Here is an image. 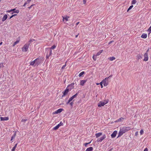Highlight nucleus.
Returning <instances> with one entry per match:
<instances>
[{
	"label": "nucleus",
	"instance_id": "nucleus-1",
	"mask_svg": "<svg viewBox=\"0 0 151 151\" xmlns=\"http://www.w3.org/2000/svg\"><path fill=\"white\" fill-rule=\"evenodd\" d=\"M130 129L129 127H124L122 129H120L118 137H120L123 135L125 132L129 131Z\"/></svg>",
	"mask_w": 151,
	"mask_h": 151
},
{
	"label": "nucleus",
	"instance_id": "nucleus-2",
	"mask_svg": "<svg viewBox=\"0 0 151 151\" xmlns=\"http://www.w3.org/2000/svg\"><path fill=\"white\" fill-rule=\"evenodd\" d=\"M29 47V45L28 44H25L22 49L23 52H26L27 51Z\"/></svg>",
	"mask_w": 151,
	"mask_h": 151
},
{
	"label": "nucleus",
	"instance_id": "nucleus-3",
	"mask_svg": "<svg viewBox=\"0 0 151 151\" xmlns=\"http://www.w3.org/2000/svg\"><path fill=\"white\" fill-rule=\"evenodd\" d=\"M108 79L109 77H106L102 81V82H103V83L104 86H106L108 84Z\"/></svg>",
	"mask_w": 151,
	"mask_h": 151
},
{
	"label": "nucleus",
	"instance_id": "nucleus-4",
	"mask_svg": "<svg viewBox=\"0 0 151 151\" xmlns=\"http://www.w3.org/2000/svg\"><path fill=\"white\" fill-rule=\"evenodd\" d=\"M34 60L35 61V66H37L40 63V59L38 58L35 59Z\"/></svg>",
	"mask_w": 151,
	"mask_h": 151
},
{
	"label": "nucleus",
	"instance_id": "nucleus-5",
	"mask_svg": "<svg viewBox=\"0 0 151 151\" xmlns=\"http://www.w3.org/2000/svg\"><path fill=\"white\" fill-rule=\"evenodd\" d=\"M106 138V135L104 134L103 136L101 137V138H99L97 139V141L98 142H101L103 139Z\"/></svg>",
	"mask_w": 151,
	"mask_h": 151
},
{
	"label": "nucleus",
	"instance_id": "nucleus-6",
	"mask_svg": "<svg viewBox=\"0 0 151 151\" xmlns=\"http://www.w3.org/2000/svg\"><path fill=\"white\" fill-rule=\"evenodd\" d=\"M68 92L69 89L68 88L66 89L65 91L63 92V95H62V97H63L65 96V95L68 93Z\"/></svg>",
	"mask_w": 151,
	"mask_h": 151
},
{
	"label": "nucleus",
	"instance_id": "nucleus-7",
	"mask_svg": "<svg viewBox=\"0 0 151 151\" xmlns=\"http://www.w3.org/2000/svg\"><path fill=\"white\" fill-rule=\"evenodd\" d=\"M144 61H147L148 60V53L147 52H146L144 55Z\"/></svg>",
	"mask_w": 151,
	"mask_h": 151
},
{
	"label": "nucleus",
	"instance_id": "nucleus-8",
	"mask_svg": "<svg viewBox=\"0 0 151 151\" xmlns=\"http://www.w3.org/2000/svg\"><path fill=\"white\" fill-rule=\"evenodd\" d=\"M62 17H63V21H65V22L68 21V19L69 18V17L67 15L65 17L62 16Z\"/></svg>",
	"mask_w": 151,
	"mask_h": 151
},
{
	"label": "nucleus",
	"instance_id": "nucleus-9",
	"mask_svg": "<svg viewBox=\"0 0 151 151\" xmlns=\"http://www.w3.org/2000/svg\"><path fill=\"white\" fill-rule=\"evenodd\" d=\"M105 104L102 101H100L98 104V106L99 107H101V106H104L105 105Z\"/></svg>",
	"mask_w": 151,
	"mask_h": 151
},
{
	"label": "nucleus",
	"instance_id": "nucleus-10",
	"mask_svg": "<svg viewBox=\"0 0 151 151\" xmlns=\"http://www.w3.org/2000/svg\"><path fill=\"white\" fill-rule=\"evenodd\" d=\"M117 131H114L111 135V137L112 138L115 137L117 134Z\"/></svg>",
	"mask_w": 151,
	"mask_h": 151
},
{
	"label": "nucleus",
	"instance_id": "nucleus-11",
	"mask_svg": "<svg viewBox=\"0 0 151 151\" xmlns=\"http://www.w3.org/2000/svg\"><path fill=\"white\" fill-rule=\"evenodd\" d=\"M78 95V93H76L75 95L70 98L69 100L71 101L74 98H76Z\"/></svg>",
	"mask_w": 151,
	"mask_h": 151
},
{
	"label": "nucleus",
	"instance_id": "nucleus-12",
	"mask_svg": "<svg viewBox=\"0 0 151 151\" xmlns=\"http://www.w3.org/2000/svg\"><path fill=\"white\" fill-rule=\"evenodd\" d=\"M9 119L8 117H1L0 120L1 121H7Z\"/></svg>",
	"mask_w": 151,
	"mask_h": 151
},
{
	"label": "nucleus",
	"instance_id": "nucleus-13",
	"mask_svg": "<svg viewBox=\"0 0 151 151\" xmlns=\"http://www.w3.org/2000/svg\"><path fill=\"white\" fill-rule=\"evenodd\" d=\"M63 110V109H59L55 111V113L57 114L60 113Z\"/></svg>",
	"mask_w": 151,
	"mask_h": 151
},
{
	"label": "nucleus",
	"instance_id": "nucleus-14",
	"mask_svg": "<svg viewBox=\"0 0 151 151\" xmlns=\"http://www.w3.org/2000/svg\"><path fill=\"white\" fill-rule=\"evenodd\" d=\"M7 18V16L6 14H5L3 17L2 19V21L4 22L5 20H6V19Z\"/></svg>",
	"mask_w": 151,
	"mask_h": 151
},
{
	"label": "nucleus",
	"instance_id": "nucleus-15",
	"mask_svg": "<svg viewBox=\"0 0 151 151\" xmlns=\"http://www.w3.org/2000/svg\"><path fill=\"white\" fill-rule=\"evenodd\" d=\"M147 35L146 34L143 33L141 35V37L145 39L147 38Z\"/></svg>",
	"mask_w": 151,
	"mask_h": 151
},
{
	"label": "nucleus",
	"instance_id": "nucleus-16",
	"mask_svg": "<svg viewBox=\"0 0 151 151\" xmlns=\"http://www.w3.org/2000/svg\"><path fill=\"white\" fill-rule=\"evenodd\" d=\"M102 134V133L101 132H99L98 133H96L95 134V136H96V138H98L99 137H100Z\"/></svg>",
	"mask_w": 151,
	"mask_h": 151
},
{
	"label": "nucleus",
	"instance_id": "nucleus-17",
	"mask_svg": "<svg viewBox=\"0 0 151 151\" xmlns=\"http://www.w3.org/2000/svg\"><path fill=\"white\" fill-rule=\"evenodd\" d=\"M86 81L85 80H81L80 83V85L82 86H83L85 84V83L86 82Z\"/></svg>",
	"mask_w": 151,
	"mask_h": 151
},
{
	"label": "nucleus",
	"instance_id": "nucleus-18",
	"mask_svg": "<svg viewBox=\"0 0 151 151\" xmlns=\"http://www.w3.org/2000/svg\"><path fill=\"white\" fill-rule=\"evenodd\" d=\"M93 150V148L92 147H90L88 148L86 150V151H92Z\"/></svg>",
	"mask_w": 151,
	"mask_h": 151
},
{
	"label": "nucleus",
	"instance_id": "nucleus-19",
	"mask_svg": "<svg viewBox=\"0 0 151 151\" xmlns=\"http://www.w3.org/2000/svg\"><path fill=\"white\" fill-rule=\"evenodd\" d=\"M103 50H100L98 52L96 55V56H98L100 55V54L103 52Z\"/></svg>",
	"mask_w": 151,
	"mask_h": 151
},
{
	"label": "nucleus",
	"instance_id": "nucleus-20",
	"mask_svg": "<svg viewBox=\"0 0 151 151\" xmlns=\"http://www.w3.org/2000/svg\"><path fill=\"white\" fill-rule=\"evenodd\" d=\"M35 61L34 60V61L31 62L30 63V65L33 66L34 65L35 66Z\"/></svg>",
	"mask_w": 151,
	"mask_h": 151
},
{
	"label": "nucleus",
	"instance_id": "nucleus-21",
	"mask_svg": "<svg viewBox=\"0 0 151 151\" xmlns=\"http://www.w3.org/2000/svg\"><path fill=\"white\" fill-rule=\"evenodd\" d=\"M108 59L110 61H113L115 59L114 57H110L108 58Z\"/></svg>",
	"mask_w": 151,
	"mask_h": 151
},
{
	"label": "nucleus",
	"instance_id": "nucleus-22",
	"mask_svg": "<svg viewBox=\"0 0 151 151\" xmlns=\"http://www.w3.org/2000/svg\"><path fill=\"white\" fill-rule=\"evenodd\" d=\"M14 9V10H13V11L14 12H13L12 13V14H13L14 13H18L19 12V10H15V9Z\"/></svg>",
	"mask_w": 151,
	"mask_h": 151
},
{
	"label": "nucleus",
	"instance_id": "nucleus-23",
	"mask_svg": "<svg viewBox=\"0 0 151 151\" xmlns=\"http://www.w3.org/2000/svg\"><path fill=\"white\" fill-rule=\"evenodd\" d=\"M124 119L123 118L121 117V118H120L118 119V121H119V122H121L122 121H123Z\"/></svg>",
	"mask_w": 151,
	"mask_h": 151
},
{
	"label": "nucleus",
	"instance_id": "nucleus-24",
	"mask_svg": "<svg viewBox=\"0 0 151 151\" xmlns=\"http://www.w3.org/2000/svg\"><path fill=\"white\" fill-rule=\"evenodd\" d=\"M16 136V133L15 132L14 134H13L12 136L11 141H12L14 138H15V136Z\"/></svg>",
	"mask_w": 151,
	"mask_h": 151
},
{
	"label": "nucleus",
	"instance_id": "nucleus-25",
	"mask_svg": "<svg viewBox=\"0 0 151 151\" xmlns=\"http://www.w3.org/2000/svg\"><path fill=\"white\" fill-rule=\"evenodd\" d=\"M19 42V40L16 41L15 42H14V44L13 45V47L14 46L16 45V44H17Z\"/></svg>",
	"mask_w": 151,
	"mask_h": 151
},
{
	"label": "nucleus",
	"instance_id": "nucleus-26",
	"mask_svg": "<svg viewBox=\"0 0 151 151\" xmlns=\"http://www.w3.org/2000/svg\"><path fill=\"white\" fill-rule=\"evenodd\" d=\"M104 104H107L109 102V100L108 99H106L104 100L103 101Z\"/></svg>",
	"mask_w": 151,
	"mask_h": 151
},
{
	"label": "nucleus",
	"instance_id": "nucleus-27",
	"mask_svg": "<svg viewBox=\"0 0 151 151\" xmlns=\"http://www.w3.org/2000/svg\"><path fill=\"white\" fill-rule=\"evenodd\" d=\"M84 73V72L82 71L79 73L78 76L79 77H81Z\"/></svg>",
	"mask_w": 151,
	"mask_h": 151
},
{
	"label": "nucleus",
	"instance_id": "nucleus-28",
	"mask_svg": "<svg viewBox=\"0 0 151 151\" xmlns=\"http://www.w3.org/2000/svg\"><path fill=\"white\" fill-rule=\"evenodd\" d=\"M137 57L138 60L140 59L141 58H142L140 54H139L137 56Z\"/></svg>",
	"mask_w": 151,
	"mask_h": 151
},
{
	"label": "nucleus",
	"instance_id": "nucleus-29",
	"mask_svg": "<svg viewBox=\"0 0 151 151\" xmlns=\"http://www.w3.org/2000/svg\"><path fill=\"white\" fill-rule=\"evenodd\" d=\"M133 7V5H131L130 6V7H129V8L128 9L127 12H128L129 10H130Z\"/></svg>",
	"mask_w": 151,
	"mask_h": 151
},
{
	"label": "nucleus",
	"instance_id": "nucleus-30",
	"mask_svg": "<svg viewBox=\"0 0 151 151\" xmlns=\"http://www.w3.org/2000/svg\"><path fill=\"white\" fill-rule=\"evenodd\" d=\"M136 0H132V4H134L136 3Z\"/></svg>",
	"mask_w": 151,
	"mask_h": 151
},
{
	"label": "nucleus",
	"instance_id": "nucleus-31",
	"mask_svg": "<svg viewBox=\"0 0 151 151\" xmlns=\"http://www.w3.org/2000/svg\"><path fill=\"white\" fill-rule=\"evenodd\" d=\"M96 56H96V55H93V56L92 58L94 60H96Z\"/></svg>",
	"mask_w": 151,
	"mask_h": 151
},
{
	"label": "nucleus",
	"instance_id": "nucleus-32",
	"mask_svg": "<svg viewBox=\"0 0 151 151\" xmlns=\"http://www.w3.org/2000/svg\"><path fill=\"white\" fill-rule=\"evenodd\" d=\"M56 46L55 45H53L51 47H50V48L51 49H54L56 48Z\"/></svg>",
	"mask_w": 151,
	"mask_h": 151
},
{
	"label": "nucleus",
	"instance_id": "nucleus-33",
	"mask_svg": "<svg viewBox=\"0 0 151 151\" xmlns=\"http://www.w3.org/2000/svg\"><path fill=\"white\" fill-rule=\"evenodd\" d=\"M144 133V131L143 129H141L140 132V134L141 135H142Z\"/></svg>",
	"mask_w": 151,
	"mask_h": 151
},
{
	"label": "nucleus",
	"instance_id": "nucleus-34",
	"mask_svg": "<svg viewBox=\"0 0 151 151\" xmlns=\"http://www.w3.org/2000/svg\"><path fill=\"white\" fill-rule=\"evenodd\" d=\"M91 141H90V142L88 143H86L85 144H84V145L85 146V147H86L87 145H88V144H90L91 142Z\"/></svg>",
	"mask_w": 151,
	"mask_h": 151
},
{
	"label": "nucleus",
	"instance_id": "nucleus-35",
	"mask_svg": "<svg viewBox=\"0 0 151 151\" xmlns=\"http://www.w3.org/2000/svg\"><path fill=\"white\" fill-rule=\"evenodd\" d=\"M14 10V9H11L10 10H8L6 11V12L8 13L10 12H11L13 11V10Z\"/></svg>",
	"mask_w": 151,
	"mask_h": 151
},
{
	"label": "nucleus",
	"instance_id": "nucleus-36",
	"mask_svg": "<svg viewBox=\"0 0 151 151\" xmlns=\"http://www.w3.org/2000/svg\"><path fill=\"white\" fill-rule=\"evenodd\" d=\"M148 31L149 32H150L149 34L151 32V26L148 29Z\"/></svg>",
	"mask_w": 151,
	"mask_h": 151
},
{
	"label": "nucleus",
	"instance_id": "nucleus-37",
	"mask_svg": "<svg viewBox=\"0 0 151 151\" xmlns=\"http://www.w3.org/2000/svg\"><path fill=\"white\" fill-rule=\"evenodd\" d=\"M58 126H57V125L55 127H54L53 128V129L55 130H56L57 129H58Z\"/></svg>",
	"mask_w": 151,
	"mask_h": 151
},
{
	"label": "nucleus",
	"instance_id": "nucleus-38",
	"mask_svg": "<svg viewBox=\"0 0 151 151\" xmlns=\"http://www.w3.org/2000/svg\"><path fill=\"white\" fill-rule=\"evenodd\" d=\"M17 15V14H14L12 15L10 17L9 19H11L13 17Z\"/></svg>",
	"mask_w": 151,
	"mask_h": 151
},
{
	"label": "nucleus",
	"instance_id": "nucleus-39",
	"mask_svg": "<svg viewBox=\"0 0 151 151\" xmlns=\"http://www.w3.org/2000/svg\"><path fill=\"white\" fill-rule=\"evenodd\" d=\"M17 144H16L15 145V146L13 147V148H12V149H14V150H15L16 148L17 147Z\"/></svg>",
	"mask_w": 151,
	"mask_h": 151
},
{
	"label": "nucleus",
	"instance_id": "nucleus-40",
	"mask_svg": "<svg viewBox=\"0 0 151 151\" xmlns=\"http://www.w3.org/2000/svg\"><path fill=\"white\" fill-rule=\"evenodd\" d=\"M4 65H3V63H1L0 64V68L1 67H4Z\"/></svg>",
	"mask_w": 151,
	"mask_h": 151
},
{
	"label": "nucleus",
	"instance_id": "nucleus-41",
	"mask_svg": "<svg viewBox=\"0 0 151 151\" xmlns=\"http://www.w3.org/2000/svg\"><path fill=\"white\" fill-rule=\"evenodd\" d=\"M62 124L61 123H60L57 125V126H58V127L59 128L60 126L62 125Z\"/></svg>",
	"mask_w": 151,
	"mask_h": 151
},
{
	"label": "nucleus",
	"instance_id": "nucleus-42",
	"mask_svg": "<svg viewBox=\"0 0 151 151\" xmlns=\"http://www.w3.org/2000/svg\"><path fill=\"white\" fill-rule=\"evenodd\" d=\"M138 134V132H137L135 133V135L136 136H137Z\"/></svg>",
	"mask_w": 151,
	"mask_h": 151
},
{
	"label": "nucleus",
	"instance_id": "nucleus-43",
	"mask_svg": "<svg viewBox=\"0 0 151 151\" xmlns=\"http://www.w3.org/2000/svg\"><path fill=\"white\" fill-rule=\"evenodd\" d=\"M66 63H65V65H64L62 67V69H64V68H65V67L66 66Z\"/></svg>",
	"mask_w": 151,
	"mask_h": 151
},
{
	"label": "nucleus",
	"instance_id": "nucleus-44",
	"mask_svg": "<svg viewBox=\"0 0 151 151\" xmlns=\"http://www.w3.org/2000/svg\"><path fill=\"white\" fill-rule=\"evenodd\" d=\"M27 121V119H22L21 121V122H25Z\"/></svg>",
	"mask_w": 151,
	"mask_h": 151
},
{
	"label": "nucleus",
	"instance_id": "nucleus-45",
	"mask_svg": "<svg viewBox=\"0 0 151 151\" xmlns=\"http://www.w3.org/2000/svg\"><path fill=\"white\" fill-rule=\"evenodd\" d=\"M73 103L72 102H70V105L71 106H72L73 105Z\"/></svg>",
	"mask_w": 151,
	"mask_h": 151
},
{
	"label": "nucleus",
	"instance_id": "nucleus-46",
	"mask_svg": "<svg viewBox=\"0 0 151 151\" xmlns=\"http://www.w3.org/2000/svg\"><path fill=\"white\" fill-rule=\"evenodd\" d=\"M114 42V41H110L109 42L108 44L109 45H110L111 44L112 42Z\"/></svg>",
	"mask_w": 151,
	"mask_h": 151
},
{
	"label": "nucleus",
	"instance_id": "nucleus-47",
	"mask_svg": "<svg viewBox=\"0 0 151 151\" xmlns=\"http://www.w3.org/2000/svg\"><path fill=\"white\" fill-rule=\"evenodd\" d=\"M83 4H85L86 2V0H83Z\"/></svg>",
	"mask_w": 151,
	"mask_h": 151
},
{
	"label": "nucleus",
	"instance_id": "nucleus-48",
	"mask_svg": "<svg viewBox=\"0 0 151 151\" xmlns=\"http://www.w3.org/2000/svg\"><path fill=\"white\" fill-rule=\"evenodd\" d=\"M34 5H35V4H32V5H31V6L29 7H28V8H29V9H30L31 8V7H32L33 6H34Z\"/></svg>",
	"mask_w": 151,
	"mask_h": 151
},
{
	"label": "nucleus",
	"instance_id": "nucleus-49",
	"mask_svg": "<svg viewBox=\"0 0 151 151\" xmlns=\"http://www.w3.org/2000/svg\"><path fill=\"white\" fill-rule=\"evenodd\" d=\"M144 151H148V149L147 148H146L144 150Z\"/></svg>",
	"mask_w": 151,
	"mask_h": 151
},
{
	"label": "nucleus",
	"instance_id": "nucleus-50",
	"mask_svg": "<svg viewBox=\"0 0 151 151\" xmlns=\"http://www.w3.org/2000/svg\"><path fill=\"white\" fill-rule=\"evenodd\" d=\"M27 4V2H25V3H24V5H23V6H26V5Z\"/></svg>",
	"mask_w": 151,
	"mask_h": 151
},
{
	"label": "nucleus",
	"instance_id": "nucleus-51",
	"mask_svg": "<svg viewBox=\"0 0 151 151\" xmlns=\"http://www.w3.org/2000/svg\"><path fill=\"white\" fill-rule=\"evenodd\" d=\"M71 102L70 101L69 99L68 101L67 102V104H68L69 103L70 104V102Z\"/></svg>",
	"mask_w": 151,
	"mask_h": 151
},
{
	"label": "nucleus",
	"instance_id": "nucleus-52",
	"mask_svg": "<svg viewBox=\"0 0 151 151\" xmlns=\"http://www.w3.org/2000/svg\"><path fill=\"white\" fill-rule=\"evenodd\" d=\"M32 0H28L27 1L28 3H29Z\"/></svg>",
	"mask_w": 151,
	"mask_h": 151
},
{
	"label": "nucleus",
	"instance_id": "nucleus-53",
	"mask_svg": "<svg viewBox=\"0 0 151 151\" xmlns=\"http://www.w3.org/2000/svg\"><path fill=\"white\" fill-rule=\"evenodd\" d=\"M79 23V22H77L76 24V25H77Z\"/></svg>",
	"mask_w": 151,
	"mask_h": 151
},
{
	"label": "nucleus",
	"instance_id": "nucleus-54",
	"mask_svg": "<svg viewBox=\"0 0 151 151\" xmlns=\"http://www.w3.org/2000/svg\"><path fill=\"white\" fill-rule=\"evenodd\" d=\"M112 75H111L109 77H109V78L110 77H112Z\"/></svg>",
	"mask_w": 151,
	"mask_h": 151
},
{
	"label": "nucleus",
	"instance_id": "nucleus-55",
	"mask_svg": "<svg viewBox=\"0 0 151 151\" xmlns=\"http://www.w3.org/2000/svg\"><path fill=\"white\" fill-rule=\"evenodd\" d=\"M103 84V82H102V81L99 84H100V85H102V84Z\"/></svg>",
	"mask_w": 151,
	"mask_h": 151
},
{
	"label": "nucleus",
	"instance_id": "nucleus-56",
	"mask_svg": "<svg viewBox=\"0 0 151 151\" xmlns=\"http://www.w3.org/2000/svg\"><path fill=\"white\" fill-rule=\"evenodd\" d=\"M115 122H119V121H118V119L116 120Z\"/></svg>",
	"mask_w": 151,
	"mask_h": 151
},
{
	"label": "nucleus",
	"instance_id": "nucleus-57",
	"mask_svg": "<svg viewBox=\"0 0 151 151\" xmlns=\"http://www.w3.org/2000/svg\"><path fill=\"white\" fill-rule=\"evenodd\" d=\"M51 53H52V50H51L50 51V55H51Z\"/></svg>",
	"mask_w": 151,
	"mask_h": 151
},
{
	"label": "nucleus",
	"instance_id": "nucleus-58",
	"mask_svg": "<svg viewBox=\"0 0 151 151\" xmlns=\"http://www.w3.org/2000/svg\"><path fill=\"white\" fill-rule=\"evenodd\" d=\"M15 150H14V149H12V150L11 151H15Z\"/></svg>",
	"mask_w": 151,
	"mask_h": 151
},
{
	"label": "nucleus",
	"instance_id": "nucleus-59",
	"mask_svg": "<svg viewBox=\"0 0 151 151\" xmlns=\"http://www.w3.org/2000/svg\"><path fill=\"white\" fill-rule=\"evenodd\" d=\"M2 44V42H1L0 43V45Z\"/></svg>",
	"mask_w": 151,
	"mask_h": 151
},
{
	"label": "nucleus",
	"instance_id": "nucleus-60",
	"mask_svg": "<svg viewBox=\"0 0 151 151\" xmlns=\"http://www.w3.org/2000/svg\"><path fill=\"white\" fill-rule=\"evenodd\" d=\"M99 84H100V83H96V85H99Z\"/></svg>",
	"mask_w": 151,
	"mask_h": 151
},
{
	"label": "nucleus",
	"instance_id": "nucleus-61",
	"mask_svg": "<svg viewBox=\"0 0 151 151\" xmlns=\"http://www.w3.org/2000/svg\"><path fill=\"white\" fill-rule=\"evenodd\" d=\"M101 88H102L103 87V86L102 85H101Z\"/></svg>",
	"mask_w": 151,
	"mask_h": 151
},
{
	"label": "nucleus",
	"instance_id": "nucleus-62",
	"mask_svg": "<svg viewBox=\"0 0 151 151\" xmlns=\"http://www.w3.org/2000/svg\"><path fill=\"white\" fill-rule=\"evenodd\" d=\"M78 35H76V38H77V37H78Z\"/></svg>",
	"mask_w": 151,
	"mask_h": 151
},
{
	"label": "nucleus",
	"instance_id": "nucleus-63",
	"mask_svg": "<svg viewBox=\"0 0 151 151\" xmlns=\"http://www.w3.org/2000/svg\"><path fill=\"white\" fill-rule=\"evenodd\" d=\"M85 151H86V150Z\"/></svg>",
	"mask_w": 151,
	"mask_h": 151
},
{
	"label": "nucleus",
	"instance_id": "nucleus-64",
	"mask_svg": "<svg viewBox=\"0 0 151 151\" xmlns=\"http://www.w3.org/2000/svg\"><path fill=\"white\" fill-rule=\"evenodd\" d=\"M85 151H86V150Z\"/></svg>",
	"mask_w": 151,
	"mask_h": 151
}]
</instances>
